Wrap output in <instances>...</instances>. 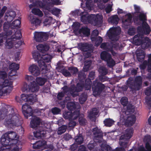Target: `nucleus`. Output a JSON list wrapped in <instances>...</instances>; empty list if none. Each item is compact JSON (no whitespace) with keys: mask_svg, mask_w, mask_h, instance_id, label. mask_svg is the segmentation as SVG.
Listing matches in <instances>:
<instances>
[{"mask_svg":"<svg viewBox=\"0 0 151 151\" xmlns=\"http://www.w3.org/2000/svg\"><path fill=\"white\" fill-rule=\"evenodd\" d=\"M136 12L138 13V18L142 22V27H139L137 28L138 34L134 36L133 39V42L136 45L141 44L143 49L147 47L151 44V40L147 37H143V35H147L150 33V31L149 25L144 21L146 20V16L142 12H140V7L136 5H134Z\"/></svg>","mask_w":151,"mask_h":151,"instance_id":"obj_1","label":"nucleus"},{"mask_svg":"<svg viewBox=\"0 0 151 151\" xmlns=\"http://www.w3.org/2000/svg\"><path fill=\"white\" fill-rule=\"evenodd\" d=\"M7 24L5 23L4 26V33H0V46H2L4 44V40L6 41L4 43L5 47L7 49H10L13 48L14 45H16L15 43H17L16 47L21 45L22 42L19 39L21 37V32L19 30L14 33V30L9 29L8 31L9 27Z\"/></svg>","mask_w":151,"mask_h":151,"instance_id":"obj_2","label":"nucleus"},{"mask_svg":"<svg viewBox=\"0 0 151 151\" xmlns=\"http://www.w3.org/2000/svg\"><path fill=\"white\" fill-rule=\"evenodd\" d=\"M36 47L40 51V54L37 51H34L32 53L33 58L35 60L37 61L40 67L43 70V72L46 73L50 68V66L48 64L46 65L45 62H50L52 58L51 55L46 54V52L49 49V47L47 45L40 44L37 45Z\"/></svg>","mask_w":151,"mask_h":151,"instance_id":"obj_3","label":"nucleus"},{"mask_svg":"<svg viewBox=\"0 0 151 151\" xmlns=\"http://www.w3.org/2000/svg\"><path fill=\"white\" fill-rule=\"evenodd\" d=\"M63 0H43V2L41 1H37L35 6L41 9L45 15H47L46 11L51 12L54 15H57L60 13L61 10L56 8H52L54 5L62 4Z\"/></svg>","mask_w":151,"mask_h":151,"instance_id":"obj_4","label":"nucleus"},{"mask_svg":"<svg viewBox=\"0 0 151 151\" xmlns=\"http://www.w3.org/2000/svg\"><path fill=\"white\" fill-rule=\"evenodd\" d=\"M30 126L31 127L35 129L36 128H43L44 131H40L38 129L36 132H34V137L32 136L29 137V138L33 140L37 139V138L39 139L44 136L47 133L46 132L50 130V125H47L46 124H44L43 122H41L39 118L36 116L32 117V120L30 122Z\"/></svg>","mask_w":151,"mask_h":151,"instance_id":"obj_5","label":"nucleus"},{"mask_svg":"<svg viewBox=\"0 0 151 151\" xmlns=\"http://www.w3.org/2000/svg\"><path fill=\"white\" fill-rule=\"evenodd\" d=\"M13 88L12 82L8 79L7 74L4 71H0V95L9 93Z\"/></svg>","mask_w":151,"mask_h":151,"instance_id":"obj_6","label":"nucleus"},{"mask_svg":"<svg viewBox=\"0 0 151 151\" xmlns=\"http://www.w3.org/2000/svg\"><path fill=\"white\" fill-rule=\"evenodd\" d=\"M78 14L81 16V21L85 24L88 23H92L94 25H99L102 22L103 17L101 14H97L96 15L91 14L88 15L85 12L80 13L79 11Z\"/></svg>","mask_w":151,"mask_h":151,"instance_id":"obj_7","label":"nucleus"},{"mask_svg":"<svg viewBox=\"0 0 151 151\" xmlns=\"http://www.w3.org/2000/svg\"><path fill=\"white\" fill-rule=\"evenodd\" d=\"M46 80L45 78L40 77L37 78L36 80V82L34 81L31 83L30 86H27L26 84L24 85L22 88V90L25 92L30 91L32 92H36L37 91L39 87L38 86H42L43 85Z\"/></svg>","mask_w":151,"mask_h":151,"instance_id":"obj_8","label":"nucleus"},{"mask_svg":"<svg viewBox=\"0 0 151 151\" xmlns=\"http://www.w3.org/2000/svg\"><path fill=\"white\" fill-rule=\"evenodd\" d=\"M127 111L121 115L120 122L118 123V125L120 126L121 125L125 124L126 126H130L133 124L136 121V117L134 115L127 114Z\"/></svg>","mask_w":151,"mask_h":151,"instance_id":"obj_9","label":"nucleus"},{"mask_svg":"<svg viewBox=\"0 0 151 151\" xmlns=\"http://www.w3.org/2000/svg\"><path fill=\"white\" fill-rule=\"evenodd\" d=\"M7 120L4 124L6 126L13 128L15 126H18L20 124L17 114H9L7 116Z\"/></svg>","mask_w":151,"mask_h":151,"instance_id":"obj_10","label":"nucleus"},{"mask_svg":"<svg viewBox=\"0 0 151 151\" xmlns=\"http://www.w3.org/2000/svg\"><path fill=\"white\" fill-rule=\"evenodd\" d=\"M133 129H127L125 132V134L124 136H121L119 141V143L121 147L120 148L116 149L115 151H125L124 148L127 147L126 143L123 142L121 139H129L132 137L133 134Z\"/></svg>","mask_w":151,"mask_h":151,"instance_id":"obj_11","label":"nucleus"},{"mask_svg":"<svg viewBox=\"0 0 151 151\" xmlns=\"http://www.w3.org/2000/svg\"><path fill=\"white\" fill-rule=\"evenodd\" d=\"M120 28L119 27H112L108 31V35L111 40H116L118 39V35L120 33Z\"/></svg>","mask_w":151,"mask_h":151,"instance_id":"obj_12","label":"nucleus"},{"mask_svg":"<svg viewBox=\"0 0 151 151\" xmlns=\"http://www.w3.org/2000/svg\"><path fill=\"white\" fill-rule=\"evenodd\" d=\"M80 24L78 22H75L73 25V27L75 29H74V31L75 33L77 35H81L82 33L84 36H87L90 35V30L87 28H83L79 30H76V29L78 27Z\"/></svg>","mask_w":151,"mask_h":151,"instance_id":"obj_13","label":"nucleus"},{"mask_svg":"<svg viewBox=\"0 0 151 151\" xmlns=\"http://www.w3.org/2000/svg\"><path fill=\"white\" fill-rule=\"evenodd\" d=\"M102 59L106 61L109 67L114 66L115 64L114 61L111 58V55L106 51L101 52V55Z\"/></svg>","mask_w":151,"mask_h":151,"instance_id":"obj_14","label":"nucleus"},{"mask_svg":"<svg viewBox=\"0 0 151 151\" xmlns=\"http://www.w3.org/2000/svg\"><path fill=\"white\" fill-rule=\"evenodd\" d=\"M35 40L38 42H42L47 40L48 36V33L42 32H35L34 33Z\"/></svg>","mask_w":151,"mask_h":151,"instance_id":"obj_15","label":"nucleus"},{"mask_svg":"<svg viewBox=\"0 0 151 151\" xmlns=\"http://www.w3.org/2000/svg\"><path fill=\"white\" fill-rule=\"evenodd\" d=\"M104 85L96 81L94 82L92 85L93 95L96 96L99 94L100 91L104 88Z\"/></svg>","mask_w":151,"mask_h":151,"instance_id":"obj_16","label":"nucleus"},{"mask_svg":"<svg viewBox=\"0 0 151 151\" xmlns=\"http://www.w3.org/2000/svg\"><path fill=\"white\" fill-rule=\"evenodd\" d=\"M29 94L28 93L27 94H23L21 96V99L22 100H20L19 101V98L18 97L16 98V101L18 102H22V100H23L25 101H30L32 103L35 102L37 100L36 96L35 95H32V96H29Z\"/></svg>","mask_w":151,"mask_h":151,"instance_id":"obj_17","label":"nucleus"},{"mask_svg":"<svg viewBox=\"0 0 151 151\" xmlns=\"http://www.w3.org/2000/svg\"><path fill=\"white\" fill-rule=\"evenodd\" d=\"M22 112L25 117L27 118L32 116L33 114L32 109L30 106L26 104L22 106Z\"/></svg>","mask_w":151,"mask_h":151,"instance_id":"obj_18","label":"nucleus"},{"mask_svg":"<svg viewBox=\"0 0 151 151\" xmlns=\"http://www.w3.org/2000/svg\"><path fill=\"white\" fill-rule=\"evenodd\" d=\"M98 34V31L97 30H94L93 31L91 35V40L92 41H96L95 44L97 46H98L102 41V38L100 37H98L95 38V37L97 36Z\"/></svg>","mask_w":151,"mask_h":151,"instance_id":"obj_19","label":"nucleus"},{"mask_svg":"<svg viewBox=\"0 0 151 151\" xmlns=\"http://www.w3.org/2000/svg\"><path fill=\"white\" fill-rule=\"evenodd\" d=\"M79 114V111L77 110H75L73 113L72 112L71 114L70 112H65L63 114V116L65 119L69 118L74 119H76L77 117Z\"/></svg>","mask_w":151,"mask_h":151,"instance_id":"obj_20","label":"nucleus"},{"mask_svg":"<svg viewBox=\"0 0 151 151\" xmlns=\"http://www.w3.org/2000/svg\"><path fill=\"white\" fill-rule=\"evenodd\" d=\"M81 0L82 2L83 1H86L85 7H84L83 6V4L82 3H81V7L85 11H86L87 12H89L93 9V3L91 0Z\"/></svg>","mask_w":151,"mask_h":151,"instance_id":"obj_21","label":"nucleus"},{"mask_svg":"<svg viewBox=\"0 0 151 151\" xmlns=\"http://www.w3.org/2000/svg\"><path fill=\"white\" fill-rule=\"evenodd\" d=\"M5 23L7 24L8 25V31H9V29H12L14 30V33H16V31L15 32V29L13 28V27H19L20 26L21 22L20 20L19 19H17L15 21H14L11 24H9V22H5L3 28Z\"/></svg>","mask_w":151,"mask_h":151,"instance_id":"obj_22","label":"nucleus"},{"mask_svg":"<svg viewBox=\"0 0 151 151\" xmlns=\"http://www.w3.org/2000/svg\"><path fill=\"white\" fill-rule=\"evenodd\" d=\"M29 70L32 74L34 76H38L40 73L39 68L35 64L31 65L29 66Z\"/></svg>","mask_w":151,"mask_h":151,"instance_id":"obj_23","label":"nucleus"},{"mask_svg":"<svg viewBox=\"0 0 151 151\" xmlns=\"http://www.w3.org/2000/svg\"><path fill=\"white\" fill-rule=\"evenodd\" d=\"M16 15V13L14 11H9L6 13L5 19L7 21V22H9L13 19Z\"/></svg>","mask_w":151,"mask_h":151,"instance_id":"obj_24","label":"nucleus"},{"mask_svg":"<svg viewBox=\"0 0 151 151\" xmlns=\"http://www.w3.org/2000/svg\"><path fill=\"white\" fill-rule=\"evenodd\" d=\"M46 144V142L45 141H39L33 144V147L34 149H41L42 150L45 147Z\"/></svg>","mask_w":151,"mask_h":151,"instance_id":"obj_25","label":"nucleus"},{"mask_svg":"<svg viewBox=\"0 0 151 151\" xmlns=\"http://www.w3.org/2000/svg\"><path fill=\"white\" fill-rule=\"evenodd\" d=\"M132 15L128 13L126 14L122 19V23L124 26L129 25L131 22Z\"/></svg>","mask_w":151,"mask_h":151,"instance_id":"obj_26","label":"nucleus"},{"mask_svg":"<svg viewBox=\"0 0 151 151\" xmlns=\"http://www.w3.org/2000/svg\"><path fill=\"white\" fill-rule=\"evenodd\" d=\"M83 89V86L82 85L79 84H78L77 86V88L76 89V91L74 87H73V88H71L70 91L71 94L73 96H75L77 94V91H82Z\"/></svg>","mask_w":151,"mask_h":151,"instance_id":"obj_27","label":"nucleus"},{"mask_svg":"<svg viewBox=\"0 0 151 151\" xmlns=\"http://www.w3.org/2000/svg\"><path fill=\"white\" fill-rule=\"evenodd\" d=\"M29 18L32 24L36 26L39 25L41 22V20L35 18L34 16L32 15L30 16Z\"/></svg>","mask_w":151,"mask_h":151,"instance_id":"obj_28","label":"nucleus"},{"mask_svg":"<svg viewBox=\"0 0 151 151\" xmlns=\"http://www.w3.org/2000/svg\"><path fill=\"white\" fill-rule=\"evenodd\" d=\"M136 53L138 61H141L143 60L145 57V54L143 50H137Z\"/></svg>","mask_w":151,"mask_h":151,"instance_id":"obj_29","label":"nucleus"},{"mask_svg":"<svg viewBox=\"0 0 151 151\" xmlns=\"http://www.w3.org/2000/svg\"><path fill=\"white\" fill-rule=\"evenodd\" d=\"M98 114V112L96 108H94L92 111L90 112L88 115L89 118L92 120L93 121L95 119L96 116Z\"/></svg>","mask_w":151,"mask_h":151,"instance_id":"obj_30","label":"nucleus"},{"mask_svg":"<svg viewBox=\"0 0 151 151\" xmlns=\"http://www.w3.org/2000/svg\"><path fill=\"white\" fill-rule=\"evenodd\" d=\"M67 107L68 109L70 110H72L74 109H75L76 108H78L79 106L77 103L75 104L73 102H71L68 103L67 104Z\"/></svg>","mask_w":151,"mask_h":151,"instance_id":"obj_31","label":"nucleus"},{"mask_svg":"<svg viewBox=\"0 0 151 151\" xmlns=\"http://www.w3.org/2000/svg\"><path fill=\"white\" fill-rule=\"evenodd\" d=\"M78 47L83 51H86L89 50L88 46L86 43H80L78 45Z\"/></svg>","mask_w":151,"mask_h":151,"instance_id":"obj_32","label":"nucleus"},{"mask_svg":"<svg viewBox=\"0 0 151 151\" xmlns=\"http://www.w3.org/2000/svg\"><path fill=\"white\" fill-rule=\"evenodd\" d=\"M119 19L117 15H114L109 17L108 21L109 22L113 24H116L118 23Z\"/></svg>","mask_w":151,"mask_h":151,"instance_id":"obj_33","label":"nucleus"},{"mask_svg":"<svg viewBox=\"0 0 151 151\" xmlns=\"http://www.w3.org/2000/svg\"><path fill=\"white\" fill-rule=\"evenodd\" d=\"M145 149L143 147L141 146L138 149L137 151H151V146L148 142L146 143Z\"/></svg>","mask_w":151,"mask_h":151,"instance_id":"obj_34","label":"nucleus"},{"mask_svg":"<svg viewBox=\"0 0 151 151\" xmlns=\"http://www.w3.org/2000/svg\"><path fill=\"white\" fill-rule=\"evenodd\" d=\"M32 12L34 14L37 15L40 17L43 16L42 12L39 9H32Z\"/></svg>","mask_w":151,"mask_h":151,"instance_id":"obj_35","label":"nucleus"},{"mask_svg":"<svg viewBox=\"0 0 151 151\" xmlns=\"http://www.w3.org/2000/svg\"><path fill=\"white\" fill-rule=\"evenodd\" d=\"M104 123L106 127H110L114 124V121L110 118L105 119L104 121Z\"/></svg>","mask_w":151,"mask_h":151,"instance_id":"obj_36","label":"nucleus"},{"mask_svg":"<svg viewBox=\"0 0 151 151\" xmlns=\"http://www.w3.org/2000/svg\"><path fill=\"white\" fill-rule=\"evenodd\" d=\"M52 18L51 17H47L45 19L43 22L44 25L45 26H47L49 25L52 21Z\"/></svg>","mask_w":151,"mask_h":151,"instance_id":"obj_37","label":"nucleus"},{"mask_svg":"<svg viewBox=\"0 0 151 151\" xmlns=\"http://www.w3.org/2000/svg\"><path fill=\"white\" fill-rule=\"evenodd\" d=\"M67 128V126L65 125H63L61 127L59 128L58 131V134H61L65 132Z\"/></svg>","mask_w":151,"mask_h":151,"instance_id":"obj_38","label":"nucleus"},{"mask_svg":"<svg viewBox=\"0 0 151 151\" xmlns=\"http://www.w3.org/2000/svg\"><path fill=\"white\" fill-rule=\"evenodd\" d=\"M10 68L12 71H16L19 69V65L17 64L13 63L10 65Z\"/></svg>","mask_w":151,"mask_h":151,"instance_id":"obj_39","label":"nucleus"},{"mask_svg":"<svg viewBox=\"0 0 151 151\" xmlns=\"http://www.w3.org/2000/svg\"><path fill=\"white\" fill-rule=\"evenodd\" d=\"M136 81L138 83V88H136V90H139L141 87V85L142 84V79L140 76L137 77L136 78Z\"/></svg>","mask_w":151,"mask_h":151,"instance_id":"obj_40","label":"nucleus"},{"mask_svg":"<svg viewBox=\"0 0 151 151\" xmlns=\"http://www.w3.org/2000/svg\"><path fill=\"white\" fill-rule=\"evenodd\" d=\"M76 142L78 144H81L83 142V139L82 136L80 135L79 136H76L75 137Z\"/></svg>","mask_w":151,"mask_h":151,"instance_id":"obj_41","label":"nucleus"},{"mask_svg":"<svg viewBox=\"0 0 151 151\" xmlns=\"http://www.w3.org/2000/svg\"><path fill=\"white\" fill-rule=\"evenodd\" d=\"M93 134L94 135L96 134H98V136H99L101 138L102 136V134L101 133V131L97 127H96L93 129Z\"/></svg>","mask_w":151,"mask_h":151,"instance_id":"obj_42","label":"nucleus"},{"mask_svg":"<svg viewBox=\"0 0 151 151\" xmlns=\"http://www.w3.org/2000/svg\"><path fill=\"white\" fill-rule=\"evenodd\" d=\"M99 72L102 75H105L107 73V70L106 68L103 67H101L99 69Z\"/></svg>","mask_w":151,"mask_h":151,"instance_id":"obj_43","label":"nucleus"},{"mask_svg":"<svg viewBox=\"0 0 151 151\" xmlns=\"http://www.w3.org/2000/svg\"><path fill=\"white\" fill-rule=\"evenodd\" d=\"M121 101L122 104L123 106L126 105L128 102L127 99L126 97H122Z\"/></svg>","mask_w":151,"mask_h":151,"instance_id":"obj_44","label":"nucleus"},{"mask_svg":"<svg viewBox=\"0 0 151 151\" xmlns=\"http://www.w3.org/2000/svg\"><path fill=\"white\" fill-rule=\"evenodd\" d=\"M87 63H88L87 64L86 62L85 63V66L83 67V70L84 71H87L89 69L91 63V61H88Z\"/></svg>","mask_w":151,"mask_h":151,"instance_id":"obj_45","label":"nucleus"},{"mask_svg":"<svg viewBox=\"0 0 151 151\" xmlns=\"http://www.w3.org/2000/svg\"><path fill=\"white\" fill-rule=\"evenodd\" d=\"M7 9V7L5 6H4L2 8L1 10L0 11V18L3 16L4 13L5 12Z\"/></svg>","mask_w":151,"mask_h":151,"instance_id":"obj_46","label":"nucleus"},{"mask_svg":"<svg viewBox=\"0 0 151 151\" xmlns=\"http://www.w3.org/2000/svg\"><path fill=\"white\" fill-rule=\"evenodd\" d=\"M81 117H80L79 119V122L81 125H84L86 122V120L83 117V116H81Z\"/></svg>","mask_w":151,"mask_h":151,"instance_id":"obj_47","label":"nucleus"},{"mask_svg":"<svg viewBox=\"0 0 151 151\" xmlns=\"http://www.w3.org/2000/svg\"><path fill=\"white\" fill-rule=\"evenodd\" d=\"M87 97L86 95H84L82 96L79 99V101L80 103L83 104L86 100Z\"/></svg>","mask_w":151,"mask_h":151,"instance_id":"obj_48","label":"nucleus"},{"mask_svg":"<svg viewBox=\"0 0 151 151\" xmlns=\"http://www.w3.org/2000/svg\"><path fill=\"white\" fill-rule=\"evenodd\" d=\"M148 64L149 65L148 71L151 72V54L149 55V57Z\"/></svg>","mask_w":151,"mask_h":151,"instance_id":"obj_49","label":"nucleus"},{"mask_svg":"<svg viewBox=\"0 0 151 151\" xmlns=\"http://www.w3.org/2000/svg\"><path fill=\"white\" fill-rule=\"evenodd\" d=\"M135 30V29L134 28H130L129 30L128 33L130 35H133L134 34Z\"/></svg>","mask_w":151,"mask_h":151,"instance_id":"obj_50","label":"nucleus"},{"mask_svg":"<svg viewBox=\"0 0 151 151\" xmlns=\"http://www.w3.org/2000/svg\"><path fill=\"white\" fill-rule=\"evenodd\" d=\"M52 113L55 114L59 113L60 111V110L56 107H55L52 109Z\"/></svg>","mask_w":151,"mask_h":151,"instance_id":"obj_51","label":"nucleus"},{"mask_svg":"<svg viewBox=\"0 0 151 151\" xmlns=\"http://www.w3.org/2000/svg\"><path fill=\"white\" fill-rule=\"evenodd\" d=\"M108 43H103L101 45V48L104 49H109V46H108Z\"/></svg>","mask_w":151,"mask_h":151,"instance_id":"obj_52","label":"nucleus"},{"mask_svg":"<svg viewBox=\"0 0 151 151\" xmlns=\"http://www.w3.org/2000/svg\"><path fill=\"white\" fill-rule=\"evenodd\" d=\"M64 96V92L59 93L57 95V98L59 100H61Z\"/></svg>","mask_w":151,"mask_h":151,"instance_id":"obj_53","label":"nucleus"},{"mask_svg":"<svg viewBox=\"0 0 151 151\" xmlns=\"http://www.w3.org/2000/svg\"><path fill=\"white\" fill-rule=\"evenodd\" d=\"M112 5L110 4L108 5L105 9L106 11V13H109L111 11V8Z\"/></svg>","mask_w":151,"mask_h":151,"instance_id":"obj_54","label":"nucleus"},{"mask_svg":"<svg viewBox=\"0 0 151 151\" xmlns=\"http://www.w3.org/2000/svg\"><path fill=\"white\" fill-rule=\"evenodd\" d=\"M45 147L44 148H47V149H48V151H50L52 150L54 148V147L51 144L47 145H45Z\"/></svg>","mask_w":151,"mask_h":151,"instance_id":"obj_55","label":"nucleus"},{"mask_svg":"<svg viewBox=\"0 0 151 151\" xmlns=\"http://www.w3.org/2000/svg\"><path fill=\"white\" fill-rule=\"evenodd\" d=\"M103 151H110L111 147L109 146L106 145L104 148L102 147Z\"/></svg>","mask_w":151,"mask_h":151,"instance_id":"obj_56","label":"nucleus"},{"mask_svg":"<svg viewBox=\"0 0 151 151\" xmlns=\"http://www.w3.org/2000/svg\"><path fill=\"white\" fill-rule=\"evenodd\" d=\"M26 80L27 81L30 82L33 79V78L31 76L26 75L25 77Z\"/></svg>","mask_w":151,"mask_h":151,"instance_id":"obj_57","label":"nucleus"},{"mask_svg":"<svg viewBox=\"0 0 151 151\" xmlns=\"http://www.w3.org/2000/svg\"><path fill=\"white\" fill-rule=\"evenodd\" d=\"M147 63V61H145L143 64L141 65L140 67L141 69H144L146 68V64Z\"/></svg>","mask_w":151,"mask_h":151,"instance_id":"obj_58","label":"nucleus"},{"mask_svg":"<svg viewBox=\"0 0 151 151\" xmlns=\"http://www.w3.org/2000/svg\"><path fill=\"white\" fill-rule=\"evenodd\" d=\"M146 95H149L151 94V87L150 88H147L145 91Z\"/></svg>","mask_w":151,"mask_h":151,"instance_id":"obj_59","label":"nucleus"},{"mask_svg":"<svg viewBox=\"0 0 151 151\" xmlns=\"http://www.w3.org/2000/svg\"><path fill=\"white\" fill-rule=\"evenodd\" d=\"M76 122L73 121H71L69 123V126L70 127L75 126L76 125Z\"/></svg>","mask_w":151,"mask_h":151,"instance_id":"obj_60","label":"nucleus"},{"mask_svg":"<svg viewBox=\"0 0 151 151\" xmlns=\"http://www.w3.org/2000/svg\"><path fill=\"white\" fill-rule=\"evenodd\" d=\"M64 137L65 139L68 140L71 138V137L70 135L67 134L64 136Z\"/></svg>","mask_w":151,"mask_h":151,"instance_id":"obj_61","label":"nucleus"},{"mask_svg":"<svg viewBox=\"0 0 151 151\" xmlns=\"http://www.w3.org/2000/svg\"><path fill=\"white\" fill-rule=\"evenodd\" d=\"M78 151H86L85 147L83 146H81L79 147Z\"/></svg>","mask_w":151,"mask_h":151,"instance_id":"obj_62","label":"nucleus"},{"mask_svg":"<svg viewBox=\"0 0 151 151\" xmlns=\"http://www.w3.org/2000/svg\"><path fill=\"white\" fill-rule=\"evenodd\" d=\"M63 74L66 76H69L70 75V73L69 72L66 71L63 72Z\"/></svg>","mask_w":151,"mask_h":151,"instance_id":"obj_63","label":"nucleus"},{"mask_svg":"<svg viewBox=\"0 0 151 151\" xmlns=\"http://www.w3.org/2000/svg\"><path fill=\"white\" fill-rule=\"evenodd\" d=\"M88 147L90 150H91L94 147V146L92 144H89L88 145Z\"/></svg>","mask_w":151,"mask_h":151,"instance_id":"obj_64","label":"nucleus"}]
</instances>
